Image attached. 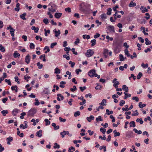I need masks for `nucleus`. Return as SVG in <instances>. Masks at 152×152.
<instances>
[{
    "mask_svg": "<svg viewBox=\"0 0 152 152\" xmlns=\"http://www.w3.org/2000/svg\"><path fill=\"white\" fill-rule=\"evenodd\" d=\"M113 133L114 134V136L115 137L117 136H119L120 135V133L119 132H117L116 130H115L113 131Z\"/></svg>",
    "mask_w": 152,
    "mask_h": 152,
    "instance_id": "412c9836",
    "label": "nucleus"
},
{
    "mask_svg": "<svg viewBox=\"0 0 152 152\" xmlns=\"http://www.w3.org/2000/svg\"><path fill=\"white\" fill-rule=\"evenodd\" d=\"M132 99L133 100H135L137 102H138L139 101V98L137 96L133 97L132 98Z\"/></svg>",
    "mask_w": 152,
    "mask_h": 152,
    "instance_id": "69168bd1",
    "label": "nucleus"
},
{
    "mask_svg": "<svg viewBox=\"0 0 152 152\" xmlns=\"http://www.w3.org/2000/svg\"><path fill=\"white\" fill-rule=\"evenodd\" d=\"M20 5V4L19 3L17 2L16 4V7L15 8V11L17 12H18L20 10V8L19 7Z\"/></svg>",
    "mask_w": 152,
    "mask_h": 152,
    "instance_id": "4468645a",
    "label": "nucleus"
},
{
    "mask_svg": "<svg viewBox=\"0 0 152 152\" xmlns=\"http://www.w3.org/2000/svg\"><path fill=\"white\" fill-rule=\"evenodd\" d=\"M80 112L79 111H77L76 112H75L74 113V116L76 117L80 115Z\"/></svg>",
    "mask_w": 152,
    "mask_h": 152,
    "instance_id": "79ce46f5",
    "label": "nucleus"
},
{
    "mask_svg": "<svg viewBox=\"0 0 152 152\" xmlns=\"http://www.w3.org/2000/svg\"><path fill=\"white\" fill-rule=\"evenodd\" d=\"M66 133L65 131H64L63 132H61L60 133V134L61 136V137L63 138L64 137L65 135H66Z\"/></svg>",
    "mask_w": 152,
    "mask_h": 152,
    "instance_id": "e433bc0d",
    "label": "nucleus"
},
{
    "mask_svg": "<svg viewBox=\"0 0 152 152\" xmlns=\"http://www.w3.org/2000/svg\"><path fill=\"white\" fill-rule=\"evenodd\" d=\"M125 108L123 107L122 108V110L124 111H128L129 110L128 108V105H126L125 106Z\"/></svg>",
    "mask_w": 152,
    "mask_h": 152,
    "instance_id": "58836bf2",
    "label": "nucleus"
},
{
    "mask_svg": "<svg viewBox=\"0 0 152 152\" xmlns=\"http://www.w3.org/2000/svg\"><path fill=\"white\" fill-rule=\"evenodd\" d=\"M130 127H135V123L134 121H132L130 122L129 123Z\"/></svg>",
    "mask_w": 152,
    "mask_h": 152,
    "instance_id": "7c9ffc66",
    "label": "nucleus"
},
{
    "mask_svg": "<svg viewBox=\"0 0 152 152\" xmlns=\"http://www.w3.org/2000/svg\"><path fill=\"white\" fill-rule=\"evenodd\" d=\"M117 80V79L114 78L112 82L113 83H114L113 86L115 88H117L118 87V86L120 84L119 82L118 81H116Z\"/></svg>",
    "mask_w": 152,
    "mask_h": 152,
    "instance_id": "7ed1b4c3",
    "label": "nucleus"
},
{
    "mask_svg": "<svg viewBox=\"0 0 152 152\" xmlns=\"http://www.w3.org/2000/svg\"><path fill=\"white\" fill-rule=\"evenodd\" d=\"M69 64L71 65V67H74L75 65V63L74 62H72V61H70L69 62Z\"/></svg>",
    "mask_w": 152,
    "mask_h": 152,
    "instance_id": "09e8293b",
    "label": "nucleus"
},
{
    "mask_svg": "<svg viewBox=\"0 0 152 152\" xmlns=\"http://www.w3.org/2000/svg\"><path fill=\"white\" fill-rule=\"evenodd\" d=\"M108 29L110 32L114 33L115 31L114 26H108Z\"/></svg>",
    "mask_w": 152,
    "mask_h": 152,
    "instance_id": "0eeeda50",
    "label": "nucleus"
},
{
    "mask_svg": "<svg viewBox=\"0 0 152 152\" xmlns=\"http://www.w3.org/2000/svg\"><path fill=\"white\" fill-rule=\"evenodd\" d=\"M26 13H24L20 15V17L23 20H26V19L25 18V16L26 15Z\"/></svg>",
    "mask_w": 152,
    "mask_h": 152,
    "instance_id": "2eb2a0df",
    "label": "nucleus"
},
{
    "mask_svg": "<svg viewBox=\"0 0 152 152\" xmlns=\"http://www.w3.org/2000/svg\"><path fill=\"white\" fill-rule=\"evenodd\" d=\"M101 19L102 20H104L107 18V15L105 13H103L100 15Z\"/></svg>",
    "mask_w": 152,
    "mask_h": 152,
    "instance_id": "f3484780",
    "label": "nucleus"
},
{
    "mask_svg": "<svg viewBox=\"0 0 152 152\" xmlns=\"http://www.w3.org/2000/svg\"><path fill=\"white\" fill-rule=\"evenodd\" d=\"M107 14L108 15H110L111 14V12L112 11V9L110 8H109L107 9Z\"/></svg>",
    "mask_w": 152,
    "mask_h": 152,
    "instance_id": "4c0bfd02",
    "label": "nucleus"
},
{
    "mask_svg": "<svg viewBox=\"0 0 152 152\" xmlns=\"http://www.w3.org/2000/svg\"><path fill=\"white\" fill-rule=\"evenodd\" d=\"M36 102L34 103L35 105H39V102L38 101V99L36 98L35 99Z\"/></svg>",
    "mask_w": 152,
    "mask_h": 152,
    "instance_id": "bf43d9fd",
    "label": "nucleus"
},
{
    "mask_svg": "<svg viewBox=\"0 0 152 152\" xmlns=\"http://www.w3.org/2000/svg\"><path fill=\"white\" fill-rule=\"evenodd\" d=\"M31 29L34 31L35 33H37L39 30L38 28H36L34 26L31 27Z\"/></svg>",
    "mask_w": 152,
    "mask_h": 152,
    "instance_id": "4be33fe9",
    "label": "nucleus"
},
{
    "mask_svg": "<svg viewBox=\"0 0 152 152\" xmlns=\"http://www.w3.org/2000/svg\"><path fill=\"white\" fill-rule=\"evenodd\" d=\"M94 53V52L91 50L89 49L87 50V52L86 53V56L88 57H90Z\"/></svg>",
    "mask_w": 152,
    "mask_h": 152,
    "instance_id": "f03ea898",
    "label": "nucleus"
},
{
    "mask_svg": "<svg viewBox=\"0 0 152 152\" xmlns=\"http://www.w3.org/2000/svg\"><path fill=\"white\" fill-rule=\"evenodd\" d=\"M106 130L105 129L101 127L100 129V131L102 132V133L103 134H104L106 132Z\"/></svg>",
    "mask_w": 152,
    "mask_h": 152,
    "instance_id": "8fccbe9b",
    "label": "nucleus"
},
{
    "mask_svg": "<svg viewBox=\"0 0 152 152\" xmlns=\"http://www.w3.org/2000/svg\"><path fill=\"white\" fill-rule=\"evenodd\" d=\"M42 58H43L42 59V61H46V59H45V54H44L43 55H41L40 56L39 58L40 59H42Z\"/></svg>",
    "mask_w": 152,
    "mask_h": 152,
    "instance_id": "c9c22d12",
    "label": "nucleus"
},
{
    "mask_svg": "<svg viewBox=\"0 0 152 152\" xmlns=\"http://www.w3.org/2000/svg\"><path fill=\"white\" fill-rule=\"evenodd\" d=\"M46 49H48V50H47V51H46L45 52V53H47L48 52H49L50 51V49L48 47L46 46L44 48V50H45Z\"/></svg>",
    "mask_w": 152,
    "mask_h": 152,
    "instance_id": "6e6d98bb",
    "label": "nucleus"
},
{
    "mask_svg": "<svg viewBox=\"0 0 152 152\" xmlns=\"http://www.w3.org/2000/svg\"><path fill=\"white\" fill-rule=\"evenodd\" d=\"M94 118V116L92 115H90L89 117H87L86 118L87 120L89 122L91 121L92 120H93Z\"/></svg>",
    "mask_w": 152,
    "mask_h": 152,
    "instance_id": "ddd939ff",
    "label": "nucleus"
},
{
    "mask_svg": "<svg viewBox=\"0 0 152 152\" xmlns=\"http://www.w3.org/2000/svg\"><path fill=\"white\" fill-rule=\"evenodd\" d=\"M106 112L107 114L108 115L113 114V112L112 111H110L108 109H107L106 110Z\"/></svg>",
    "mask_w": 152,
    "mask_h": 152,
    "instance_id": "2f4dec72",
    "label": "nucleus"
},
{
    "mask_svg": "<svg viewBox=\"0 0 152 152\" xmlns=\"http://www.w3.org/2000/svg\"><path fill=\"white\" fill-rule=\"evenodd\" d=\"M0 50L1 51L4 52L5 51V49L4 47H3L2 45L0 44Z\"/></svg>",
    "mask_w": 152,
    "mask_h": 152,
    "instance_id": "f704fd0d",
    "label": "nucleus"
},
{
    "mask_svg": "<svg viewBox=\"0 0 152 152\" xmlns=\"http://www.w3.org/2000/svg\"><path fill=\"white\" fill-rule=\"evenodd\" d=\"M122 89L125 91L126 92H127L129 91L128 88L126 85H123L122 86Z\"/></svg>",
    "mask_w": 152,
    "mask_h": 152,
    "instance_id": "a211bd4d",
    "label": "nucleus"
},
{
    "mask_svg": "<svg viewBox=\"0 0 152 152\" xmlns=\"http://www.w3.org/2000/svg\"><path fill=\"white\" fill-rule=\"evenodd\" d=\"M101 118L102 117L101 116H99L98 117L96 118V120L97 122H98L99 121H102L103 120Z\"/></svg>",
    "mask_w": 152,
    "mask_h": 152,
    "instance_id": "49530a36",
    "label": "nucleus"
},
{
    "mask_svg": "<svg viewBox=\"0 0 152 152\" xmlns=\"http://www.w3.org/2000/svg\"><path fill=\"white\" fill-rule=\"evenodd\" d=\"M146 106L145 104H142V102H140L139 103V106L140 108H142Z\"/></svg>",
    "mask_w": 152,
    "mask_h": 152,
    "instance_id": "cd10ccee",
    "label": "nucleus"
},
{
    "mask_svg": "<svg viewBox=\"0 0 152 152\" xmlns=\"http://www.w3.org/2000/svg\"><path fill=\"white\" fill-rule=\"evenodd\" d=\"M136 122H139L140 124H142L143 123V121L142 120V119L137 118L136 120Z\"/></svg>",
    "mask_w": 152,
    "mask_h": 152,
    "instance_id": "c756f323",
    "label": "nucleus"
},
{
    "mask_svg": "<svg viewBox=\"0 0 152 152\" xmlns=\"http://www.w3.org/2000/svg\"><path fill=\"white\" fill-rule=\"evenodd\" d=\"M61 15V13H56L55 14V17L57 18H59Z\"/></svg>",
    "mask_w": 152,
    "mask_h": 152,
    "instance_id": "5701e85b",
    "label": "nucleus"
},
{
    "mask_svg": "<svg viewBox=\"0 0 152 152\" xmlns=\"http://www.w3.org/2000/svg\"><path fill=\"white\" fill-rule=\"evenodd\" d=\"M29 47L30 49H32L34 48L35 45L33 43H31Z\"/></svg>",
    "mask_w": 152,
    "mask_h": 152,
    "instance_id": "864d4df0",
    "label": "nucleus"
},
{
    "mask_svg": "<svg viewBox=\"0 0 152 152\" xmlns=\"http://www.w3.org/2000/svg\"><path fill=\"white\" fill-rule=\"evenodd\" d=\"M53 5H51L50 7L48 8V9L50 12H54L56 11V10L53 8Z\"/></svg>",
    "mask_w": 152,
    "mask_h": 152,
    "instance_id": "9b49d317",
    "label": "nucleus"
},
{
    "mask_svg": "<svg viewBox=\"0 0 152 152\" xmlns=\"http://www.w3.org/2000/svg\"><path fill=\"white\" fill-rule=\"evenodd\" d=\"M96 40L95 39H93L91 41V46H94L96 44Z\"/></svg>",
    "mask_w": 152,
    "mask_h": 152,
    "instance_id": "de8ad7c7",
    "label": "nucleus"
},
{
    "mask_svg": "<svg viewBox=\"0 0 152 152\" xmlns=\"http://www.w3.org/2000/svg\"><path fill=\"white\" fill-rule=\"evenodd\" d=\"M140 10L142 11V12L145 13L148 12V10L146 7H144L143 6H142L140 8Z\"/></svg>",
    "mask_w": 152,
    "mask_h": 152,
    "instance_id": "423d86ee",
    "label": "nucleus"
},
{
    "mask_svg": "<svg viewBox=\"0 0 152 152\" xmlns=\"http://www.w3.org/2000/svg\"><path fill=\"white\" fill-rule=\"evenodd\" d=\"M80 42V39L79 38H77L75 42V45H77Z\"/></svg>",
    "mask_w": 152,
    "mask_h": 152,
    "instance_id": "774afa93",
    "label": "nucleus"
},
{
    "mask_svg": "<svg viewBox=\"0 0 152 152\" xmlns=\"http://www.w3.org/2000/svg\"><path fill=\"white\" fill-rule=\"evenodd\" d=\"M30 56L29 54L27 55L25 57V62L27 64H28L29 63L30 60Z\"/></svg>",
    "mask_w": 152,
    "mask_h": 152,
    "instance_id": "39448f33",
    "label": "nucleus"
},
{
    "mask_svg": "<svg viewBox=\"0 0 152 152\" xmlns=\"http://www.w3.org/2000/svg\"><path fill=\"white\" fill-rule=\"evenodd\" d=\"M142 76V73L141 72H139L137 76V79H140Z\"/></svg>",
    "mask_w": 152,
    "mask_h": 152,
    "instance_id": "3c124183",
    "label": "nucleus"
},
{
    "mask_svg": "<svg viewBox=\"0 0 152 152\" xmlns=\"http://www.w3.org/2000/svg\"><path fill=\"white\" fill-rule=\"evenodd\" d=\"M5 82L6 83H7V84L10 86H11L12 85V84L11 83L10 80V79L7 80V79H6L4 80Z\"/></svg>",
    "mask_w": 152,
    "mask_h": 152,
    "instance_id": "a19ab883",
    "label": "nucleus"
},
{
    "mask_svg": "<svg viewBox=\"0 0 152 152\" xmlns=\"http://www.w3.org/2000/svg\"><path fill=\"white\" fill-rule=\"evenodd\" d=\"M63 47H65L64 48V50L65 51H66V47H65L66 46V41H64V42L63 45Z\"/></svg>",
    "mask_w": 152,
    "mask_h": 152,
    "instance_id": "13d9d810",
    "label": "nucleus"
},
{
    "mask_svg": "<svg viewBox=\"0 0 152 152\" xmlns=\"http://www.w3.org/2000/svg\"><path fill=\"white\" fill-rule=\"evenodd\" d=\"M141 66L143 67V68H145L148 67V64H144L142 63L141 64Z\"/></svg>",
    "mask_w": 152,
    "mask_h": 152,
    "instance_id": "5fc2aeb1",
    "label": "nucleus"
},
{
    "mask_svg": "<svg viewBox=\"0 0 152 152\" xmlns=\"http://www.w3.org/2000/svg\"><path fill=\"white\" fill-rule=\"evenodd\" d=\"M48 20L47 18H45L43 20V21L44 23L45 24H47L48 23Z\"/></svg>",
    "mask_w": 152,
    "mask_h": 152,
    "instance_id": "e2e57ef3",
    "label": "nucleus"
},
{
    "mask_svg": "<svg viewBox=\"0 0 152 152\" xmlns=\"http://www.w3.org/2000/svg\"><path fill=\"white\" fill-rule=\"evenodd\" d=\"M75 150V148L73 146H71L69 148V152H73Z\"/></svg>",
    "mask_w": 152,
    "mask_h": 152,
    "instance_id": "b1692460",
    "label": "nucleus"
},
{
    "mask_svg": "<svg viewBox=\"0 0 152 152\" xmlns=\"http://www.w3.org/2000/svg\"><path fill=\"white\" fill-rule=\"evenodd\" d=\"M20 56L19 53H18L17 51H15L13 53V56L15 58L19 57Z\"/></svg>",
    "mask_w": 152,
    "mask_h": 152,
    "instance_id": "aec40b11",
    "label": "nucleus"
},
{
    "mask_svg": "<svg viewBox=\"0 0 152 152\" xmlns=\"http://www.w3.org/2000/svg\"><path fill=\"white\" fill-rule=\"evenodd\" d=\"M54 71V73L56 74H59L60 72V70L58 68L55 69Z\"/></svg>",
    "mask_w": 152,
    "mask_h": 152,
    "instance_id": "ea45409f",
    "label": "nucleus"
},
{
    "mask_svg": "<svg viewBox=\"0 0 152 152\" xmlns=\"http://www.w3.org/2000/svg\"><path fill=\"white\" fill-rule=\"evenodd\" d=\"M42 130H40L39 131H38L36 134V135L37 136L40 137L42 136Z\"/></svg>",
    "mask_w": 152,
    "mask_h": 152,
    "instance_id": "1a4fd4ad",
    "label": "nucleus"
},
{
    "mask_svg": "<svg viewBox=\"0 0 152 152\" xmlns=\"http://www.w3.org/2000/svg\"><path fill=\"white\" fill-rule=\"evenodd\" d=\"M15 31V30L14 28L11 29L10 30V34H11V35L12 37H14V32Z\"/></svg>",
    "mask_w": 152,
    "mask_h": 152,
    "instance_id": "473e14b6",
    "label": "nucleus"
},
{
    "mask_svg": "<svg viewBox=\"0 0 152 152\" xmlns=\"http://www.w3.org/2000/svg\"><path fill=\"white\" fill-rule=\"evenodd\" d=\"M36 110L34 108L31 109L28 112L27 115L28 116H32L36 113Z\"/></svg>",
    "mask_w": 152,
    "mask_h": 152,
    "instance_id": "f257e3e1",
    "label": "nucleus"
},
{
    "mask_svg": "<svg viewBox=\"0 0 152 152\" xmlns=\"http://www.w3.org/2000/svg\"><path fill=\"white\" fill-rule=\"evenodd\" d=\"M133 133L132 132H128L126 134V137L129 138L133 137Z\"/></svg>",
    "mask_w": 152,
    "mask_h": 152,
    "instance_id": "6e6552de",
    "label": "nucleus"
},
{
    "mask_svg": "<svg viewBox=\"0 0 152 152\" xmlns=\"http://www.w3.org/2000/svg\"><path fill=\"white\" fill-rule=\"evenodd\" d=\"M136 5V4L135 2H133L132 1H131L130 3L129 4V7H134Z\"/></svg>",
    "mask_w": 152,
    "mask_h": 152,
    "instance_id": "393cba45",
    "label": "nucleus"
},
{
    "mask_svg": "<svg viewBox=\"0 0 152 152\" xmlns=\"http://www.w3.org/2000/svg\"><path fill=\"white\" fill-rule=\"evenodd\" d=\"M54 148H60V145H58L57 143H54V146L53 147Z\"/></svg>",
    "mask_w": 152,
    "mask_h": 152,
    "instance_id": "603ef678",
    "label": "nucleus"
},
{
    "mask_svg": "<svg viewBox=\"0 0 152 152\" xmlns=\"http://www.w3.org/2000/svg\"><path fill=\"white\" fill-rule=\"evenodd\" d=\"M125 102L124 100H122L121 101V102L119 104L121 106H122L124 104H125Z\"/></svg>",
    "mask_w": 152,
    "mask_h": 152,
    "instance_id": "0e129e2a",
    "label": "nucleus"
},
{
    "mask_svg": "<svg viewBox=\"0 0 152 152\" xmlns=\"http://www.w3.org/2000/svg\"><path fill=\"white\" fill-rule=\"evenodd\" d=\"M107 101L106 99H103L102 100L101 102L99 103V104L100 105H106Z\"/></svg>",
    "mask_w": 152,
    "mask_h": 152,
    "instance_id": "dca6fc26",
    "label": "nucleus"
},
{
    "mask_svg": "<svg viewBox=\"0 0 152 152\" xmlns=\"http://www.w3.org/2000/svg\"><path fill=\"white\" fill-rule=\"evenodd\" d=\"M96 71L94 69H92L90 70L88 72V75L91 77H94V75Z\"/></svg>",
    "mask_w": 152,
    "mask_h": 152,
    "instance_id": "20e7f679",
    "label": "nucleus"
},
{
    "mask_svg": "<svg viewBox=\"0 0 152 152\" xmlns=\"http://www.w3.org/2000/svg\"><path fill=\"white\" fill-rule=\"evenodd\" d=\"M37 65L38 66V68L39 69H41L43 67V65L42 64H40V62H38L37 64Z\"/></svg>",
    "mask_w": 152,
    "mask_h": 152,
    "instance_id": "a18cd8bd",
    "label": "nucleus"
},
{
    "mask_svg": "<svg viewBox=\"0 0 152 152\" xmlns=\"http://www.w3.org/2000/svg\"><path fill=\"white\" fill-rule=\"evenodd\" d=\"M53 31L55 33V36L56 37H58L60 34V31L59 30L57 31L56 29H55L53 30Z\"/></svg>",
    "mask_w": 152,
    "mask_h": 152,
    "instance_id": "9d476101",
    "label": "nucleus"
},
{
    "mask_svg": "<svg viewBox=\"0 0 152 152\" xmlns=\"http://www.w3.org/2000/svg\"><path fill=\"white\" fill-rule=\"evenodd\" d=\"M45 125L46 126L49 125L50 124V121H49L48 119H45Z\"/></svg>",
    "mask_w": 152,
    "mask_h": 152,
    "instance_id": "c03bdc74",
    "label": "nucleus"
},
{
    "mask_svg": "<svg viewBox=\"0 0 152 152\" xmlns=\"http://www.w3.org/2000/svg\"><path fill=\"white\" fill-rule=\"evenodd\" d=\"M19 110L17 109H14L12 111V113L13 115H16L18 113Z\"/></svg>",
    "mask_w": 152,
    "mask_h": 152,
    "instance_id": "f8f14e48",
    "label": "nucleus"
},
{
    "mask_svg": "<svg viewBox=\"0 0 152 152\" xmlns=\"http://www.w3.org/2000/svg\"><path fill=\"white\" fill-rule=\"evenodd\" d=\"M120 61H124V58L123 55L121 54H120L119 55Z\"/></svg>",
    "mask_w": 152,
    "mask_h": 152,
    "instance_id": "37998d69",
    "label": "nucleus"
},
{
    "mask_svg": "<svg viewBox=\"0 0 152 152\" xmlns=\"http://www.w3.org/2000/svg\"><path fill=\"white\" fill-rule=\"evenodd\" d=\"M145 43L146 45H149L151 44V42L147 38H146L145 39Z\"/></svg>",
    "mask_w": 152,
    "mask_h": 152,
    "instance_id": "a878e982",
    "label": "nucleus"
},
{
    "mask_svg": "<svg viewBox=\"0 0 152 152\" xmlns=\"http://www.w3.org/2000/svg\"><path fill=\"white\" fill-rule=\"evenodd\" d=\"M133 130L136 133L138 134H142V132L141 130L138 131L137 129L134 128L133 129Z\"/></svg>",
    "mask_w": 152,
    "mask_h": 152,
    "instance_id": "bb28decb",
    "label": "nucleus"
},
{
    "mask_svg": "<svg viewBox=\"0 0 152 152\" xmlns=\"http://www.w3.org/2000/svg\"><path fill=\"white\" fill-rule=\"evenodd\" d=\"M7 140L11 142L13 140V138L11 137H9L8 138H7Z\"/></svg>",
    "mask_w": 152,
    "mask_h": 152,
    "instance_id": "338daca9",
    "label": "nucleus"
},
{
    "mask_svg": "<svg viewBox=\"0 0 152 152\" xmlns=\"http://www.w3.org/2000/svg\"><path fill=\"white\" fill-rule=\"evenodd\" d=\"M8 111L7 110H3L1 111V113L3 114L4 116H5L6 114H7L8 113Z\"/></svg>",
    "mask_w": 152,
    "mask_h": 152,
    "instance_id": "72a5a7b5",
    "label": "nucleus"
},
{
    "mask_svg": "<svg viewBox=\"0 0 152 152\" xmlns=\"http://www.w3.org/2000/svg\"><path fill=\"white\" fill-rule=\"evenodd\" d=\"M124 53L125 55H126L127 57H129L130 56V54L129 53V51L127 49L124 50Z\"/></svg>",
    "mask_w": 152,
    "mask_h": 152,
    "instance_id": "c85d7f7f",
    "label": "nucleus"
},
{
    "mask_svg": "<svg viewBox=\"0 0 152 152\" xmlns=\"http://www.w3.org/2000/svg\"><path fill=\"white\" fill-rule=\"evenodd\" d=\"M86 88V86H84L83 87H80V91L82 92H83Z\"/></svg>",
    "mask_w": 152,
    "mask_h": 152,
    "instance_id": "052dcab7",
    "label": "nucleus"
},
{
    "mask_svg": "<svg viewBox=\"0 0 152 152\" xmlns=\"http://www.w3.org/2000/svg\"><path fill=\"white\" fill-rule=\"evenodd\" d=\"M52 125L54 127V128L55 130L58 129L59 128V126L58 125L56 126V124L55 123H52Z\"/></svg>",
    "mask_w": 152,
    "mask_h": 152,
    "instance_id": "6ab92c4d",
    "label": "nucleus"
},
{
    "mask_svg": "<svg viewBox=\"0 0 152 152\" xmlns=\"http://www.w3.org/2000/svg\"><path fill=\"white\" fill-rule=\"evenodd\" d=\"M57 44V43L56 42L51 43L50 45V48H53Z\"/></svg>",
    "mask_w": 152,
    "mask_h": 152,
    "instance_id": "680f3d73",
    "label": "nucleus"
},
{
    "mask_svg": "<svg viewBox=\"0 0 152 152\" xmlns=\"http://www.w3.org/2000/svg\"><path fill=\"white\" fill-rule=\"evenodd\" d=\"M76 90L77 88L76 86H73V88H70V90L72 92H74Z\"/></svg>",
    "mask_w": 152,
    "mask_h": 152,
    "instance_id": "4d7b16f0",
    "label": "nucleus"
}]
</instances>
